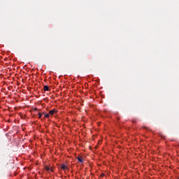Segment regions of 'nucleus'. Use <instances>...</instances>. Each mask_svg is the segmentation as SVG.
<instances>
[{
  "label": "nucleus",
  "mask_w": 179,
  "mask_h": 179,
  "mask_svg": "<svg viewBox=\"0 0 179 179\" xmlns=\"http://www.w3.org/2000/svg\"><path fill=\"white\" fill-rule=\"evenodd\" d=\"M55 113H58V110L52 109L49 111V114H50V115H54V114H55Z\"/></svg>",
  "instance_id": "f257e3e1"
},
{
  "label": "nucleus",
  "mask_w": 179,
  "mask_h": 179,
  "mask_svg": "<svg viewBox=\"0 0 179 179\" xmlns=\"http://www.w3.org/2000/svg\"><path fill=\"white\" fill-rule=\"evenodd\" d=\"M61 169H62V170H64V171L68 170V166H66V165H65V164H62V165H61Z\"/></svg>",
  "instance_id": "f03ea898"
},
{
  "label": "nucleus",
  "mask_w": 179,
  "mask_h": 179,
  "mask_svg": "<svg viewBox=\"0 0 179 179\" xmlns=\"http://www.w3.org/2000/svg\"><path fill=\"white\" fill-rule=\"evenodd\" d=\"M49 90H50V88L48 87V85H45V86L43 87V90H44L45 92H48Z\"/></svg>",
  "instance_id": "7ed1b4c3"
},
{
  "label": "nucleus",
  "mask_w": 179,
  "mask_h": 179,
  "mask_svg": "<svg viewBox=\"0 0 179 179\" xmlns=\"http://www.w3.org/2000/svg\"><path fill=\"white\" fill-rule=\"evenodd\" d=\"M45 169L47 171H52V169H51V168L48 167V166H45Z\"/></svg>",
  "instance_id": "20e7f679"
},
{
  "label": "nucleus",
  "mask_w": 179,
  "mask_h": 179,
  "mask_svg": "<svg viewBox=\"0 0 179 179\" xmlns=\"http://www.w3.org/2000/svg\"><path fill=\"white\" fill-rule=\"evenodd\" d=\"M77 159H78V162H80V163H83V159H82V157H78Z\"/></svg>",
  "instance_id": "39448f33"
},
{
  "label": "nucleus",
  "mask_w": 179,
  "mask_h": 179,
  "mask_svg": "<svg viewBox=\"0 0 179 179\" xmlns=\"http://www.w3.org/2000/svg\"><path fill=\"white\" fill-rule=\"evenodd\" d=\"M41 117H43V114H41V113H38V118H41Z\"/></svg>",
  "instance_id": "423d86ee"
},
{
  "label": "nucleus",
  "mask_w": 179,
  "mask_h": 179,
  "mask_svg": "<svg viewBox=\"0 0 179 179\" xmlns=\"http://www.w3.org/2000/svg\"><path fill=\"white\" fill-rule=\"evenodd\" d=\"M45 118H50V115L49 114H46V115H45Z\"/></svg>",
  "instance_id": "0eeeda50"
},
{
  "label": "nucleus",
  "mask_w": 179,
  "mask_h": 179,
  "mask_svg": "<svg viewBox=\"0 0 179 179\" xmlns=\"http://www.w3.org/2000/svg\"><path fill=\"white\" fill-rule=\"evenodd\" d=\"M34 110V111H38V109H37V108H35Z\"/></svg>",
  "instance_id": "6e6552de"
},
{
  "label": "nucleus",
  "mask_w": 179,
  "mask_h": 179,
  "mask_svg": "<svg viewBox=\"0 0 179 179\" xmlns=\"http://www.w3.org/2000/svg\"><path fill=\"white\" fill-rule=\"evenodd\" d=\"M144 129H147V127H143Z\"/></svg>",
  "instance_id": "1a4fd4ad"
},
{
  "label": "nucleus",
  "mask_w": 179,
  "mask_h": 179,
  "mask_svg": "<svg viewBox=\"0 0 179 179\" xmlns=\"http://www.w3.org/2000/svg\"><path fill=\"white\" fill-rule=\"evenodd\" d=\"M101 177H104V174L103 173L101 175Z\"/></svg>",
  "instance_id": "9d476101"
},
{
  "label": "nucleus",
  "mask_w": 179,
  "mask_h": 179,
  "mask_svg": "<svg viewBox=\"0 0 179 179\" xmlns=\"http://www.w3.org/2000/svg\"><path fill=\"white\" fill-rule=\"evenodd\" d=\"M133 122H135V120H133Z\"/></svg>",
  "instance_id": "9b49d317"
},
{
  "label": "nucleus",
  "mask_w": 179,
  "mask_h": 179,
  "mask_svg": "<svg viewBox=\"0 0 179 179\" xmlns=\"http://www.w3.org/2000/svg\"><path fill=\"white\" fill-rule=\"evenodd\" d=\"M179 179V178H178Z\"/></svg>",
  "instance_id": "f8f14e48"
}]
</instances>
